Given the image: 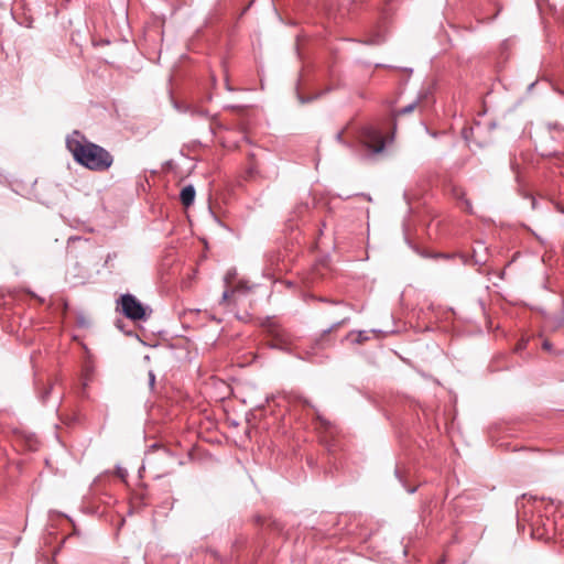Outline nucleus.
<instances>
[{
    "instance_id": "obj_1",
    "label": "nucleus",
    "mask_w": 564,
    "mask_h": 564,
    "mask_svg": "<svg viewBox=\"0 0 564 564\" xmlns=\"http://www.w3.org/2000/svg\"><path fill=\"white\" fill-rule=\"evenodd\" d=\"M66 148L75 162L94 172H105L113 163V156L108 150L88 141L79 131L66 138Z\"/></svg>"
},
{
    "instance_id": "obj_2",
    "label": "nucleus",
    "mask_w": 564,
    "mask_h": 564,
    "mask_svg": "<svg viewBox=\"0 0 564 564\" xmlns=\"http://www.w3.org/2000/svg\"><path fill=\"white\" fill-rule=\"evenodd\" d=\"M360 141L372 154L380 153L384 149V141L381 131L371 126L365 127L361 130Z\"/></svg>"
},
{
    "instance_id": "obj_3",
    "label": "nucleus",
    "mask_w": 564,
    "mask_h": 564,
    "mask_svg": "<svg viewBox=\"0 0 564 564\" xmlns=\"http://www.w3.org/2000/svg\"><path fill=\"white\" fill-rule=\"evenodd\" d=\"M120 305L121 311L126 317L132 321H140L145 318V310L143 305L132 294L121 295Z\"/></svg>"
},
{
    "instance_id": "obj_4",
    "label": "nucleus",
    "mask_w": 564,
    "mask_h": 564,
    "mask_svg": "<svg viewBox=\"0 0 564 564\" xmlns=\"http://www.w3.org/2000/svg\"><path fill=\"white\" fill-rule=\"evenodd\" d=\"M269 333L273 339L272 347L285 350L291 345L290 336L281 327L271 326Z\"/></svg>"
},
{
    "instance_id": "obj_5",
    "label": "nucleus",
    "mask_w": 564,
    "mask_h": 564,
    "mask_svg": "<svg viewBox=\"0 0 564 564\" xmlns=\"http://www.w3.org/2000/svg\"><path fill=\"white\" fill-rule=\"evenodd\" d=\"M195 194L196 192L193 185L183 187L180 194L182 204L186 207L191 206L194 203Z\"/></svg>"
},
{
    "instance_id": "obj_6",
    "label": "nucleus",
    "mask_w": 564,
    "mask_h": 564,
    "mask_svg": "<svg viewBox=\"0 0 564 564\" xmlns=\"http://www.w3.org/2000/svg\"><path fill=\"white\" fill-rule=\"evenodd\" d=\"M453 196L454 198L460 203V207L468 212V213H471L473 212V208H471V203L465 197V193L463 189L460 188H453Z\"/></svg>"
},
{
    "instance_id": "obj_7",
    "label": "nucleus",
    "mask_w": 564,
    "mask_h": 564,
    "mask_svg": "<svg viewBox=\"0 0 564 564\" xmlns=\"http://www.w3.org/2000/svg\"><path fill=\"white\" fill-rule=\"evenodd\" d=\"M481 250L486 251L487 248L484 247L481 242H477L473 249V259L475 264H485L487 261L486 254H481Z\"/></svg>"
},
{
    "instance_id": "obj_8",
    "label": "nucleus",
    "mask_w": 564,
    "mask_h": 564,
    "mask_svg": "<svg viewBox=\"0 0 564 564\" xmlns=\"http://www.w3.org/2000/svg\"><path fill=\"white\" fill-rule=\"evenodd\" d=\"M416 106H417V101H413L410 105H408V106L401 108L400 110H398L397 116L408 115V113L412 112L415 109Z\"/></svg>"
},
{
    "instance_id": "obj_9",
    "label": "nucleus",
    "mask_w": 564,
    "mask_h": 564,
    "mask_svg": "<svg viewBox=\"0 0 564 564\" xmlns=\"http://www.w3.org/2000/svg\"><path fill=\"white\" fill-rule=\"evenodd\" d=\"M510 166H511V170L513 171V173L516 174V180L519 181L520 180V166H519V163L516 158L510 161Z\"/></svg>"
},
{
    "instance_id": "obj_10",
    "label": "nucleus",
    "mask_w": 564,
    "mask_h": 564,
    "mask_svg": "<svg viewBox=\"0 0 564 564\" xmlns=\"http://www.w3.org/2000/svg\"><path fill=\"white\" fill-rule=\"evenodd\" d=\"M193 116H200V117H206L208 113L206 110H203V109H198V108H195V107H188L187 109Z\"/></svg>"
},
{
    "instance_id": "obj_11",
    "label": "nucleus",
    "mask_w": 564,
    "mask_h": 564,
    "mask_svg": "<svg viewBox=\"0 0 564 564\" xmlns=\"http://www.w3.org/2000/svg\"><path fill=\"white\" fill-rule=\"evenodd\" d=\"M149 386L151 389L154 388V384H155V375L153 371H149Z\"/></svg>"
},
{
    "instance_id": "obj_12",
    "label": "nucleus",
    "mask_w": 564,
    "mask_h": 564,
    "mask_svg": "<svg viewBox=\"0 0 564 564\" xmlns=\"http://www.w3.org/2000/svg\"><path fill=\"white\" fill-rule=\"evenodd\" d=\"M366 339H368V337L366 336V332H359L356 341L360 344L364 343Z\"/></svg>"
},
{
    "instance_id": "obj_13",
    "label": "nucleus",
    "mask_w": 564,
    "mask_h": 564,
    "mask_svg": "<svg viewBox=\"0 0 564 564\" xmlns=\"http://www.w3.org/2000/svg\"><path fill=\"white\" fill-rule=\"evenodd\" d=\"M117 474L121 479H124L128 475V471L124 468L118 467Z\"/></svg>"
},
{
    "instance_id": "obj_14",
    "label": "nucleus",
    "mask_w": 564,
    "mask_h": 564,
    "mask_svg": "<svg viewBox=\"0 0 564 564\" xmlns=\"http://www.w3.org/2000/svg\"><path fill=\"white\" fill-rule=\"evenodd\" d=\"M527 347V340L525 339H522L518 343L517 345V350H522Z\"/></svg>"
},
{
    "instance_id": "obj_15",
    "label": "nucleus",
    "mask_w": 564,
    "mask_h": 564,
    "mask_svg": "<svg viewBox=\"0 0 564 564\" xmlns=\"http://www.w3.org/2000/svg\"><path fill=\"white\" fill-rule=\"evenodd\" d=\"M542 347H543V349H545L547 351H551L552 344L549 340H544L543 344H542Z\"/></svg>"
},
{
    "instance_id": "obj_16",
    "label": "nucleus",
    "mask_w": 564,
    "mask_h": 564,
    "mask_svg": "<svg viewBox=\"0 0 564 564\" xmlns=\"http://www.w3.org/2000/svg\"><path fill=\"white\" fill-rule=\"evenodd\" d=\"M229 297V291L226 290L224 293H223V297H221V302H226Z\"/></svg>"
},
{
    "instance_id": "obj_17",
    "label": "nucleus",
    "mask_w": 564,
    "mask_h": 564,
    "mask_svg": "<svg viewBox=\"0 0 564 564\" xmlns=\"http://www.w3.org/2000/svg\"><path fill=\"white\" fill-rule=\"evenodd\" d=\"M50 390H51V388H50V389H47V390L44 392V394L41 397V398H42V401H45V399L47 398V395H48V393H50Z\"/></svg>"
},
{
    "instance_id": "obj_18",
    "label": "nucleus",
    "mask_w": 564,
    "mask_h": 564,
    "mask_svg": "<svg viewBox=\"0 0 564 564\" xmlns=\"http://www.w3.org/2000/svg\"><path fill=\"white\" fill-rule=\"evenodd\" d=\"M299 99H300V102L304 104V102H307L311 100V98L308 99H304L303 97L299 96Z\"/></svg>"
},
{
    "instance_id": "obj_19",
    "label": "nucleus",
    "mask_w": 564,
    "mask_h": 564,
    "mask_svg": "<svg viewBox=\"0 0 564 564\" xmlns=\"http://www.w3.org/2000/svg\"><path fill=\"white\" fill-rule=\"evenodd\" d=\"M341 135H343V132H338V133L336 134V138H337L338 140H340V139H341Z\"/></svg>"
},
{
    "instance_id": "obj_20",
    "label": "nucleus",
    "mask_w": 564,
    "mask_h": 564,
    "mask_svg": "<svg viewBox=\"0 0 564 564\" xmlns=\"http://www.w3.org/2000/svg\"><path fill=\"white\" fill-rule=\"evenodd\" d=\"M408 491H409L410 494H413V492L415 491V488H410V489H408Z\"/></svg>"
},
{
    "instance_id": "obj_21",
    "label": "nucleus",
    "mask_w": 564,
    "mask_h": 564,
    "mask_svg": "<svg viewBox=\"0 0 564 564\" xmlns=\"http://www.w3.org/2000/svg\"><path fill=\"white\" fill-rule=\"evenodd\" d=\"M346 319H347V318L341 319V322L337 323V325H341V324H344V323L346 322Z\"/></svg>"
},
{
    "instance_id": "obj_22",
    "label": "nucleus",
    "mask_w": 564,
    "mask_h": 564,
    "mask_svg": "<svg viewBox=\"0 0 564 564\" xmlns=\"http://www.w3.org/2000/svg\"><path fill=\"white\" fill-rule=\"evenodd\" d=\"M521 499L524 501L527 500V495H522Z\"/></svg>"
},
{
    "instance_id": "obj_23",
    "label": "nucleus",
    "mask_w": 564,
    "mask_h": 564,
    "mask_svg": "<svg viewBox=\"0 0 564 564\" xmlns=\"http://www.w3.org/2000/svg\"><path fill=\"white\" fill-rule=\"evenodd\" d=\"M532 206H533V208L535 207V199L534 198L532 199Z\"/></svg>"
}]
</instances>
